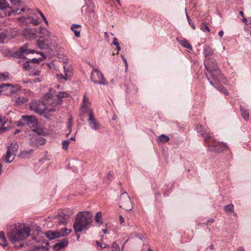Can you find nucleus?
Returning <instances> with one entry per match:
<instances>
[{
    "label": "nucleus",
    "mask_w": 251,
    "mask_h": 251,
    "mask_svg": "<svg viewBox=\"0 0 251 251\" xmlns=\"http://www.w3.org/2000/svg\"><path fill=\"white\" fill-rule=\"evenodd\" d=\"M69 94L65 92H55L52 88L49 89V92L44 97V101H36L30 105V109L37 113L42 115L47 111L52 112L55 107L59 106L62 102V98H68Z\"/></svg>",
    "instance_id": "obj_1"
},
{
    "label": "nucleus",
    "mask_w": 251,
    "mask_h": 251,
    "mask_svg": "<svg viewBox=\"0 0 251 251\" xmlns=\"http://www.w3.org/2000/svg\"><path fill=\"white\" fill-rule=\"evenodd\" d=\"M30 228L25 224L18 223L10 226L7 237L11 243L23 241L29 236Z\"/></svg>",
    "instance_id": "obj_2"
},
{
    "label": "nucleus",
    "mask_w": 251,
    "mask_h": 251,
    "mask_svg": "<svg viewBox=\"0 0 251 251\" xmlns=\"http://www.w3.org/2000/svg\"><path fill=\"white\" fill-rule=\"evenodd\" d=\"M205 68L209 74L210 78L206 74L207 78L210 84L214 86V84H218L223 82L225 77L222 74L220 70L218 68L216 60L213 58H209L205 60L204 63Z\"/></svg>",
    "instance_id": "obj_3"
},
{
    "label": "nucleus",
    "mask_w": 251,
    "mask_h": 251,
    "mask_svg": "<svg viewBox=\"0 0 251 251\" xmlns=\"http://www.w3.org/2000/svg\"><path fill=\"white\" fill-rule=\"evenodd\" d=\"M92 214L90 212H79L76 215L73 227L75 233L87 230L91 226Z\"/></svg>",
    "instance_id": "obj_4"
},
{
    "label": "nucleus",
    "mask_w": 251,
    "mask_h": 251,
    "mask_svg": "<svg viewBox=\"0 0 251 251\" xmlns=\"http://www.w3.org/2000/svg\"><path fill=\"white\" fill-rule=\"evenodd\" d=\"M206 143L208 147V150L215 152H221L228 148L225 143L215 140L212 137Z\"/></svg>",
    "instance_id": "obj_5"
},
{
    "label": "nucleus",
    "mask_w": 251,
    "mask_h": 251,
    "mask_svg": "<svg viewBox=\"0 0 251 251\" xmlns=\"http://www.w3.org/2000/svg\"><path fill=\"white\" fill-rule=\"evenodd\" d=\"M28 44H25L16 50H13L9 52V55L12 57L16 58H25L26 55L29 53H32L34 52V50L27 49Z\"/></svg>",
    "instance_id": "obj_6"
},
{
    "label": "nucleus",
    "mask_w": 251,
    "mask_h": 251,
    "mask_svg": "<svg viewBox=\"0 0 251 251\" xmlns=\"http://www.w3.org/2000/svg\"><path fill=\"white\" fill-rule=\"evenodd\" d=\"M73 210L69 208L64 209L59 212L55 217L56 222L60 225H65L68 223L70 217L73 215Z\"/></svg>",
    "instance_id": "obj_7"
},
{
    "label": "nucleus",
    "mask_w": 251,
    "mask_h": 251,
    "mask_svg": "<svg viewBox=\"0 0 251 251\" xmlns=\"http://www.w3.org/2000/svg\"><path fill=\"white\" fill-rule=\"evenodd\" d=\"M120 207L126 210H131L133 208L130 197L126 192H123L120 197Z\"/></svg>",
    "instance_id": "obj_8"
},
{
    "label": "nucleus",
    "mask_w": 251,
    "mask_h": 251,
    "mask_svg": "<svg viewBox=\"0 0 251 251\" xmlns=\"http://www.w3.org/2000/svg\"><path fill=\"white\" fill-rule=\"evenodd\" d=\"M32 130L34 132L37 133V135H33L30 138V145L32 147H38L44 145L46 143V140L44 138L39 136L41 132L38 131L37 128H34Z\"/></svg>",
    "instance_id": "obj_9"
},
{
    "label": "nucleus",
    "mask_w": 251,
    "mask_h": 251,
    "mask_svg": "<svg viewBox=\"0 0 251 251\" xmlns=\"http://www.w3.org/2000/svg\"><path fill=\"white\" fill-rule=\"evenodd\" d=\"M91 79L95 83L106 85L107 82L105 79L103 75L97 69H94L91 73Z\"/></svg>",
    "instance_id": "obj_10"
},
{
    "label": "nucleus",
    "mask_w": 251,
    "mask_h": 251,
    "mask_svg": "<svg viewBox=\"0 0 251 251\" xmlns=\"http://www.w3.org/2000/svg\"><path fill=\"white\" fill-rule=\"evenodd\" d=\"M88 122L90 127L94 130H98L100 129V125L95 117L93 111L92 109H87Z\"/></svg>",
    "instance_id": "obj_11"
},
{
    "label": "nucleus",
    "mask_w": 251,
    "mask_h": 251,
    "mask_svg": "<svg viewBox=\"0 0 251 251\" xmlns=\"http://www.w3.org/2000/svg\"><path fill=\"white\" fill-rule=\"evenodd\" d=\"M64 74H57V78L60 80H67L73 75L72 67L69 65L64 66Z\"/></svg>",
    "instance_id": "obj_12"
},
{
    "label": "nucleus",
    "mask_w": 251,
    "mask_h": 251,
    "mask_svg": "<svg viewBox=\"0 0 251 251\" xmlns=\"http://www.w3.org/2000/svg\"><path fill=\"white\" fill-rule=\"evenodd\" d=\"M23 120L25 124V126H28L30 127H35L37 124V119L34 116L23 115Z\"/></svg>",
    "instance_id": "obj_13"
},
{
    "label": "nucleus",
    "mask_w": 251,
    "mask_h": 251,
    "mask_svg": "<svg viewBox=\"0 0 251 251\" xmlns=\"http://www.w3.org/2000/svg\"><path fill=\"white\" fill-rule=\"evenodd\" d=\"M81 12L85 14H87L88 20H91L95 18L93 9L87 4L82 6Z\"/></svg>",
    "instance_id": "obj_14"
},
{
    "label": "nucleus",
    "mask_w": 251,
    "mask_h": 251,
    "mask_svg": "<svg viewBox=\"0 0 251 251\" xmlns=\"http://www.w3.org/2000/svg\"><path fill=\"white\" fill-rule=\"evenodd\" d=\"M24 36L28 39L35 38L36 37L35 28H26L23 31Z\"/></svg>",
    "instance_id": "obj_15"
},
{
    "label": "nucleus",
    "mask_w": 251,
    "mask_h": 251,
    "mask_svg": "<svg viewBox=\"0 0 251 251\" xmlns=\"http://www.w3.org/2000/svg\"><path fill=\"white\" fill-rule=\"evenodd\" d=\"M197 130L198 132H200L201 136L204 138V141L206 142L212 137L208 132L203 130V127L201 126H198Z\"/></svg>",
    "instance_id": "obj_16"
},
{
    "label": "nucleus",
    "mask_w": 251,
    "mask_h": 251,
    "mask_svg": "<svg viewBox=\"0 0 251 251\" xmlns=\"http://www.w3.org/2000/svg\"><path fill=\"white\" fill-rule=\"evenodd\" d=\"M46 236L50 240H52L56 238H59L61 236L60 232L58 231H48L45 233Z\"/></svg>",
    "instance_id": "obj_17"
},
{
    "label": "nucleus",
    "mask_w": 251,
    "mask_h": 251,
    "mask_svg": "<svg viewBox=\"0 0 251 251\" xmlns=\"http://www.w3.org/2000/svg\"><path fill=\"white\" fill-rule=\"evenodd\" d=\"M18 147L19 146L17 143H12L10 146H8L7 148V155L8 156L10 152L16 155L18 150Z\"/></svg>",
    "instance_id": "obj_18"
},
{
    "label": "nucleus",
    "mask_w": 251,
    "mask_h": 251,
    "mask_svg": "<svg viewBox=\"0 0 251 251\" xmlns=\"http://www.w3.org/2000/svg\"><path fill=\"white\" fill-rule=\"evenodd\" d=\"M203 53L206 59L208 58L209 56H211L213 54L214 51L210 46L205 45L203 48Z\"/></svg>",
    "instance_id": "obj_19"
},
{
    "label": "nucleus",
    "mask_w": 251,
    "mask_h": 251,
    "mask_svg": "<svg viewBox=\"0 0 251 251\" xmlns=\"http://www.w3.org/2000/svg\"><path fill=\"white\" fill-rule=\"evenodd\" d=\"M240 110L241 116L246 121H248L249 120V110L244 106H240Z\"/></svg>",
    "instance_id": "obj_20"
},
{
    "label": "nucleus",
    "mask_w": 251,
    "mask_h": 251,
    "mask_svg": "<svg viewBox=\"0 0 251 251\" xmlns=\"http://www.w3.org/2000/svg\"><path fill=\"white\" fill-rule=\"evenodd\" d=\"M21 90V87L19 85H13L12 84H10L9 89V93H5V95H9L10 94H12L13 93H15L17 91H19Z\"/></svg>",
    "instance_id": "obj_21"
},
{
    "label": "nucleus",
    "mask_w": 251,
    "mask_h": 251,
    "mask_svg": "<svg viewBox=\"0 0 251 251\" xmlns=\"http://www.w3.org/2000/svg\"><path fill=\"white\" fill-rule=\"evenodd\" d=\"M80 27L81 25L77 24H73L71 26V28L76 37H79L80 36Z\"/></svg>",
    "instance_id": "obj_22"
},
{
    "label": "nucleus",
    "mask_w": 251,
    "mask_h": 251,
    "mask_svg": "<svg viewBox=\"0 0 251 251\" xmlns=\"http://www.w3.org/2000/svg\"><path fill=\"white\" fill-rule=\"evenodd\" d=\"M7 8H11L8 4L6 3V0H0V9L4 13L7 12Z\"/></svg>",
    "instance_id": "obj_23"
},
{
    "label": "nucleus",
    "mask_w": 251,
    "mask_h": 251,
    "mask_svg": "<svg viewBox=\"0 0 251 251\" xmlns=\"http://www.w3.org/2000/svg\"><path fill=\"white\" fill-rule=\"evenodd\" d=\"M68 244V241L64 239L61 242L55 244L54 245V249L57 251H59L67 246Z\"/></svg>",
    "instance_id": "obj_24"
},
{
    "label": "nucleus",
    "mask_w": 251,
    "mask_h": 251,
    "mask_svg": "<svg viewBox=\"0 0 251 251\" xmlns=\"http://www.w3.org/2000/svg\"><path fill=\"white\" fill-rule=\"evenodd\" d=\"M178 42L184 48L192 50V47L191 46V45L188 43V41L186 39H177Z\"/></svg>",
    "instance_id": "obj_25"
},
{
    "label": "nucleus",
    "mask_w": 251,
    "mask_h": 251,
    "mask_svg": "<svg viewBox=\"0 0 251 251\" xmlns=\"http://www.w3.org/2000/svg\"><path fill=\"white\" fill-rule=\"evenodd\" d=\"M25 8H22L20 9V11L18 12L19 10V9L16 8L15 9H13L11 8H10V9L8 10L7 12L5 13V16H10L12 13H15L17 14H21V12H24L25 11Z\"/></svg>",
    "instance_id": "obj_26"
},
{
    "label": "nucleus",
    "mask_w": 251,
    "mask_h": 251,
    "mask_svg": "<svg viewBox=\"0 0 251 251\" xmlns=\"http://www.w3.org/2000/svg\"><path fill=\"white\" fill-rule=\"evenodd\" d=\"M10 84L9 83H2L0 84V94L3 92L9 93Z\"/></svg>",
    "instance_id": "obj_27"
},
{
    "label": "nucleus",
    "mask_w": 251,
    "mask_h": 251,
    "mask_svg": "<svg viewBox=\"0 0 251 251\" xmlns=\"http://www.w3.org/2000/svg\"><path fill=\"white\" fill-rule=\"evenodd\" d=\"M37 45L38 47L42 50L47 49L49 48V45L45 43V41L41 39H39L37 41Z\"/></svg>",
    "instance_id": "obj_28"
},
{
    "label": "nucleus",
    "mask_w": 251,
    "mask_h": 251,
    "mask_svg": "<svg viewBox=\"0 0 251 251\" xmlns=\"http://www.w3.org/2000/svg\"><path fill=\"white\" fill-rule=\"evenodd\" d=\"M28 100L26 98L24 97H19L15 100V103L17 105H21L26 101H27Z\"/></svg>",
    "instance_id": "obj_29"
},
{
    "label": "nucleus",
    "mask_w": 251,
    "mask_h": 251,
    "mask_svg": "<svg viewBox=\"0 0 251 251\" xmlns=\"http://www.w3.org/2000/svg\"><path fill=\"white\" fill-rule=\"evenodd\" d=\"M221 82L218 83V84H214L213 87H214L215 88H216L218 91L220 92L223 93L225 95H228V91L223 87L222 86H217L219 83H220Z\"/></svg>",
    "instance_id": "obj_30"
},
{
    "label": "nucleus",
    "mask_w": 251,
    "mask_h": 251,
    "mask_svg": "<svg viewBox=\"0 0 251 251\" xmlns=\"http://www.w3.org/2000/svg\"><path fill=\"white\" fill-rule=\"evenodd\" d=\"M16 155L14 154H12V153H9L8 156L7 155V151L5 156V161L6 163H11L12 162L14 159V157Z\"/></svg>",
    "instance_id": "obj_31"
},
{
    "label": "nucleus",
    "mask_w": 251,
    "mask_h": 251,
    "mask_svg": "<svg viewBox=\"0 0 251 251\" xmlns=\"http://www.w3.org/2000/svg\"><path fill=\"white\" fill-rule=\"evenodd\" d=\"M158 142L165 143H167L169 141L170 138L169 137V136L162 134L158 137Z\"/></svg>",
    "instance_id": "obj_32"
},
{
    "label": "nucleus",
    "mask_w": 251,
    "mask_h": 251,
    "mask_svg": "<svg viewBox=\"0 0 251 251\" xmlns=\"http://www.w3.org/2000/svg\"><path fill=\"white\" fill-rule=\"evenodd\" d=\"M40 53L41 55V56H42V57H39V58H33L31 59H28L30 63H34V64L39 63L40 60H42V58L46 57V56L44 55V54L42 52H40Z\"/></svg>",
    "instance_id": "obj_33"
},
{
    "label": "nucleus",
    "mask_w": 251,
    "mask_h": 251,
    "mask_svg": "<svg viewBox=\"0 0 251 251\" xmlns=\"http://www.w3.org/2000/svg\"><path fill=\"white\" fill-rule=\"evenodd\" d=\"M39 33L45 37L50 36V32L45 27L41 28L39 31Z\"/></svg>",
    "instance_id": "obj_34"
},
{
    "label": "nucleus",
    "mask_w": 251,
    "mask_h": 251,
    "mask_svg": "<svg viewBox=\"0 0 251 251\" xmlns=\"http://www.w3.org/2000/svg\"><path fill=\"white\" fill-rule=\"evenodd\" d=\"M0 239L3 243V244L0 243V245H1L3 247H6L7 246V244L5 243L6 238L4 232L2 231L0 232Z\"/></svg>",
    "instance_id": "obj_35"
},
{
    "label": "nucleus",
    "mask_w": 251,
    "mask_h": 251,
    "mask_svg": "<svg viewBox=\"0 0 251 251\" xmlns=\"http://www.w3.org/2000/svg\"><path fill=\"white\" fill-rule=\"evenodd\" d=\"M233 208H234V205L232 203H230L228 205H225L224 207V210L227 212H233Z\"/></svg>",
    "instance_id": "obj_36"
},
{
    "label": "nucleus",
    "mask_w": 251,
    "mask_h": 251,
    "mask_svg": "<svg viewBox=\"0 0 251 251\" xmlns=\"http://www.w3.org/2000/svg\"><path fill=\"white\" fill-rule=\"evenodd\" d=\"M9 78L8 73H4L0 74V80L2 81H6Z\"/></svg>",
    "instance_id": "obj_37"
},
{
    "label": "nucleus",
    "mask_w": 251,
    "mask_h": 251,
    "mask_svg": "<svg viewBox=\"0 0 251 251\" xmlns=\"http://www.w3.org/2000/svg\"><path fill=\"white\" fill-rule=\"evenodd\" d=\"M70 140H63L62 143V148L65 151L67 150L68 149V146L70 144Z\"/></svg>",
    "instance_id": "obj_38"
},
{
    "label": "nucleus",
    "mask_w": 251,
    "mask_h": 251,
    "mask_svg": "<svg viewBox=\"0 0 251 251\" xmlns=\"http://www.w3.org/2000/svg\"><path fill=\"white\" fill-rule=\"evenodd\" d=\"M201 29L204 32H209V28L205 23H202L201 25Z\"/></svg>",
    "instance_id": "obj_39"
},
{
    "label": "nucleus",
    "mask_w": 251,
    "mask_h": 251,
    "mask_svg": "<svg viewBox=\"0 0 251 251\" xmlns=\"http://www.w3.org/2000/svg\"><path fill=\"white\" fill-rule=\"evenodd\" d=\"M67 126H68V128L69 130V133L67 134V136H68L69 134L72 131V127L73 126V119L72 117H70L68 120Z\"/></svg>",
    "instance_id": "obj_40"
},
{
    "label": "nucleus",
    "mask_w": 251,
    "mask_h": 251,
    "mask_svg": "<svg viewBox=\"0 0 251 251\" xmlns=\"http://www.w3.org/2000/svg\"><path fill=\"white\" fill-rule=\"evenodd\" d=\"M32 152H33L32 150H30L28 151H25L21 153V156L22 157L25 158V157H27L28 155H29L30 154H31L32 153Z\"/></svg>",
    "instance_id": "obj_41"
},
{
    "label": "nucleus",
    "mask_w": 251,
    "mask_h": 251,
    "mask_svg": "<svg viewBox=\"0 0 251 251\" xmlns=\"http://www.w3.org/2000/svg\"><path fill=\"white\" fill-rule=\"evenodd\" d=\"M30 62L28 60L25 63L23 64V67L25 70H28L31 69V67L29 65Z\"/></svg>",
    "instance_id": "obj_42"
},
{
    "label": "nucleus",
    "mask_w": 251,
    "mask_h": 251,
    "mask_svg": "<svg viewBox=\"0 0 251 251\" xmlns=\"http://www.w3.org/2000/svg\"><path fill=\"white\" fill-rule=\"evenodd\" d=\"M102 217V214L100 212H98L97 213L95 218H96V222L97 223H100L101 222L100 219Z\"/></svg>",
    "instance_id": "obj_43"
},
{
    "label": "nucleus",
    "mask_w": 251,
    "mask_h": 251,
    "mask_svg": "<svg viewBox=\"0 0 251 251\" xmlns=\"http://www.w3.org/2000/svg\"><path fill=\"white\" fill-rule=\"evenodd\" d=\"M112 251H119L120 247L115 242H113L111 247Z\"/></svg>",
    "instance_id": "obj_44"
},
{
    "label": "nucleus",
    "mask_w": 251,
    "mask_h": 251,
    "mask_svg": "<svg viewBox=\"0 0 251 251\" xmlns=\"http://www.w3.org/2000/svg\"><path fill=\"white\" fill-rule=\"evenodd\" d=\"M185 12H186V9H185ZM186 14L188 22V23H189V25L191 26V27L193 29H195L196 28V26H195V25L192 23L191 20L190 19V18L188 16L187 12H186Z\"/></svg>",
    "instance_id": "obj_45"
},
{
    "label": "nucleus",
    "mask_w": 251,
    "mask_h": 251,
    "mask_svg": "<svg viewBox=\"0 0 251 251\" xmlns=\"http://www.w3.org/2000/svg\"><path fill=\"white\" fill-rule=\"evenodd\" d=\"M71 230L67 228L62 229L61 232H60V235H61V236H64L69 234L71 232Z\"/></svg>",
    "instance_id": "obj_46"
},
{
    "label": "nucleus",
    "mask_w": 251,
    "mask_h": 251,
    "mask_svg": "<svg viewBox=\"0 0 251 251\" xmlns=\"http://www.w3.org/2000/svg\"><path fill=\"white\" fill-rule=\"evenodd\" d=\"M96 244L98 247L100 248V249L105 248L108 246V245L102 244L98 241H96Z\"/></svg>",
    "instance_id": "obj_47"
},
{
    "label": "nucleus",
    "mask_w": 251,
    "mask_h": 251,
    "mask_svg": "<svg viewBox=\"0 0 251 251\" xmlns=\"http://www.w3.org/2000/svg\"><path fill=\"white\" fill-rule=\"evenodd\" d=\"M11 3L15 5H19L21 4L22 0H10Z\"/></svg>",
    "instance_id": "obj_48"
},
{
    "label": "nucleus",
    "mask_w": 251,
    "mask_h": 251,
    "mask_svg": "<svg viewBox=\"0 0 251 251\" xmlns=\"http://www.w3.org/2000/svg\"><path fill=\"white\" fill-rule=\"evenodd\" d=\"M17 126H25V124L24 123V122L23 120V116H22L21 119L19 121L17 122Z\"/></svg>",
    "instance_id": "obj_49"
},
{
    "label": "nucleus",
    "mask_w": 251,
    "mask_h": 251,
    "mask_svg": "<svg viewBox=\"0 0 251 251\" xmlns=\"http://www.w3.org/2000/svg\"><path fill=\"white\" fill-rule=\"evenodd\" d=\"M38 12L40 14V15L41 16V17L43 18V19L44 21L45 22V23L47 25H48V22L47 19L46 18L45 16H44V15L40 10H38Z\"/></svg>",
    "instance_id": "obj_50"
},
{
    "label": "nucleus",
    "mask_w": 251,
    "mask_h": 251,
    "mask_svg": "<svg viewBox=\"0 0 251 251\" xmlns=\"http://www.w3.org/2000/svg\"><path fill=\"white\" fill-rule=\"evenodd\" d=\"M112 43L115 46H118L119 45L118 39L116 37L114 38Z\"/></svg>",
    "instance_id": "obj_51"
},
{
    "label": "nucleus",
    "mask_w": 251,
    "mask_h": 251,
    "mask_svg": "<svg viewBox=\"0 0 251 251\" xmlns=\"http://www.w3.org/2000/svg\"><path fill=\"white\" fill-rule=\"evenodd\" d=\"M122 58L123 59V60L125 64V66L126 67V70L127 69V61H126V59L123 55L122 56Z\"/></svg>",
    "instance_id": "obj_52"
},
{
    "label": "nucleus",
    "mask_w": 251,
    "mask_h": 251,
    "mask_svg": "<svg viewBox=\"0 0 251 251\" xmlns=\"http://www.w3.org/2000/svg\"><path fill=\"white\" fill-rule=\"evenodd\" d=\"M7 130L6 127H3L2 126H0V134L4 132Z\"/></svg>",
    "instance_id": "obj_53"
},
{
    "label": "nucleus",
    "mask_w": 251,
    "mask_h": 251,
    "mask_svg": "<svg viewBox=\"0 0 251 251\" xmlns=\"http://www.w3.org/2000/svg\"><path fill=\"white\" fill-rule=\"evenodd\" d=\"M32 23L35 25H38L39 24L38 20H34L33 18H32Z\"/></svg>",
    "instance_id": "obj_54"
},
{
    "label": "nucleus",
    "mask_w": 251,
    "mask_h": 251,
    "mask_svg": "<svg viewBox=\"0 0 251 251\" xmlns=\"http://www.w3.org/2000/svg\"><path fill=\"white\" fill-rule=\"evenodd\" d=\"M119 220L121 224H123L124 222V219L122 216L120 215L119 216Z\"/></svg>",
    "instance_id": "obj_55"
},
{
    "label": "nucleus",
    "mask_w": 251,
    "mask_h": 251,
    "mask_svg": "<svg viewBox=\"0 0 251 251\" xmlns=\"http://www.w3.org/2000/svg\"><path fill=\"white\" fill-rule=\"evenodd\" d=\"M40 71H36L34 73H33L32 74V75H34V76H36V75H40Z\"/></svg>",
    "instance_id": "obj_56"
},
{
    "label": "nucleus",
    "mask_w": 251,
    "mask_h": 251,
    "mask_svg": "<svg viewBox=\"0 0 251 251\" xmlns=\"http://www.w3.org/2000/svg\"><path fill=\"white\" fill-rule=\"evenodd\" d=\"M237 251H245V249L243 247H240L237 249Z\"/></svg>",
    "instance_id": "obj_57"
},
{
    "label": "nucleus",
    "mask_w": 251,
    "mask_h": 251,
    "mask_svg": "<svg viewBox=\"0 0 251 251\" xmlns=\"http://www.w3.org/2000/svg\"><path fill=\"white\" fill-rule=\"evenodd\" d=\"M218 34L220 37H222L224 35V31L223 30L220 31Z\"/></svg>",
    "instance_id": "obj_58"
},
{
    "label": "nucleus",
    "mask_w": 251,
    "mask_h": 251,
    "mask_svg": "<svg viewBox=\"0 0 251 251\" xmlns=\"http://www.w3.org/2000/svg\"><path fill=\"white\" fill-rule=\"evenodd\" d=\"M251 24V17H249L248 18V23H246V25H249Z\"/></svg>",
    "instance_id": "obj_59"
},
{
    "label": "nucleus",
    "mask_w": 251,
    "mask_h": 251,
    "mask_svg": "<svg viewBox=\"0 0 251 251\" xmlns=\"http://www.w3.org/2000/svg\"><path fill=\"white\" fill-rule=\"evenodd\" d=\"M242 21L243 23H248V19L245 18V17H243V19H242Z\"/></svg>",
    "instance_id": "obj_60"
},
{
    "label": "nucleus",
    "mask_w": 251,
    "mask_h": 251,
    "mask_svg": "<svg viewBox=\"0 0 251 251\" xmlns=\"http://www.w3.org/2000/svg\"><path fill=\"white\" fill-rule=\"evenodd\" d=\"M24 246V243H21L20 244V246L17 247L18 248H22L23 246ZM16 248H17V247H16Z\"/></svg>",
    "instance_id": "obj_61"
},
{
    "label": "nucleus",
    "mask_w": 251,
    "mask_h": 251,
    "mask_svg": "<svg viewBox=\"0 0 251 251\" xmlns=\"http://www.w3.org/2000/svg\"><path fill=\"white\" fill-rule=\"evenodd\" d=\"M239 15H241L242 17H244V12L242 11H241L239 13Z\"/></svg>",
    "instance_id": "obj_62"
},
{
    "label": "nucleus",
    "mask_w": 251,
    "mask_h": 251,
    "mask_svg": "<svg viewBox=\"0 0 251 251\" xmlns=\"http://www.w3.org/2000/svg\"><path fill=\"white\" fill-rule=\"evenodd\" d=\"M34 82H40V78H36L34 79Z\"/></svg>",
    "instance_id": "obj_63"
},
{
    "label": "nucleus",
    "mask_w": 251,
    "mask_h": 251,
    "mask_svg": "<svg viewBox=\"0 0 251 251\" xmlns=\"http://www.w3.org/2000/svg\"><path fill=\"white\" fill-rule=\"evenodd\" d=\"M112 176V174H111V173H109L107 175V177L108 178H109L110 177Z\"/></svg>",
    "instance_id": "obj_64"
}]
</instances>
